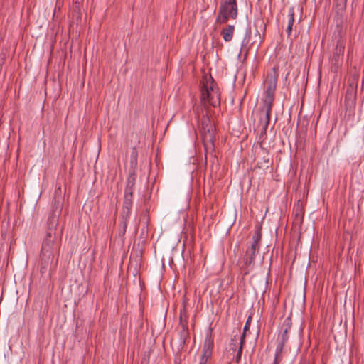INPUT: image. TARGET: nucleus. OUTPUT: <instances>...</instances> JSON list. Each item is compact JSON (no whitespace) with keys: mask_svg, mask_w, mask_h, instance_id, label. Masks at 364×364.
<instances>
[{"mask_svg":"<svg viewBox=\"0 0 364 364\" xmlns=\"http://www.w3.org/2000/svg\"><path fill=\"white\" fill-rule=\"evenodd\" d=\"M259 239L257 238L254 240L251 247L247 249L245 255V264L249 267L255 260V252L259 250Z\"/></svg>","mask_w":364,"mask_h":364,"instance_id":"obj_10","label":"nucleus"},{"mask_svg":"<svg viewBox=\"0 0 364 364\" xmlns=\"http://www.w3.org/2000/svg\"><path fill=\"white\" fill-rule=\"evenodd\" d=\"M263 161L267 164H269V158L268 155L263 157Z\"/></svg>","mask_w":364,"mask_h":364,"instance_id":"obj_20","label":"nucleus"},{"mask_svg":"<svg viewBox=\"0 0 364 364\" xmlns=\"http://www.w3.org/2000/svg\"><path fill=\"white\" fill-rule=\"evenodd\" d=\"M245 334L246 333L243 332L242 335L240 337V346H242V348L245 344Z\"/></svg>","mask_w":364,"mask_h":364,"instance_id":"obj_18","label":"nucleus"},{"mask_svg":"<svg viewBox=\"0 0 364 364\" xmlns=\"http://www.w3.org/2000/svg\"><path fill=\"white\" fill-rule=\"evenodd\" d=\"M134 184V178L132 180L129 178L125 189L124 208H127L128 211L132 204V190Z\"/></svg>","mask_w":364,"mask_h":364,"instance_id":"obj_12","label":"nucleus"},{"mask_svg":"<svg viewBox=\"0 0 364 364\" xmlns=\"http://www.w3.org/2000/svg\"><path fill=\"white\" fill-rule=\"evenodd\" d=\"M201 135L206 155L214 150L216 139L215 127L207 115H203L201 119Z\"/></svg>","mask_w":364,"mask_h":364,"instance_id":"obj_3","label":"nucleus"},{"mask_svg":"<svg viewBox=\"0 0 364 364\" xmlns=\"http://www.w3.org/2000/svg\"><path fill=\"white\" fill-rule=\"evenodd\" d=\"M345 41L340 38L336 43V47L331 58V68L337 70L343 64V53L345 50Z\"/></svg>","mask_w":364,"mask_h":364,"instance_id":"obj_7","label":"nucleus"},{"mask_svg":"<svg viewBox=\"0 0 364 364\" xmlns=\"http://www.w3.org/2000/svg\"><path fill=\"white\" fill-rule=\"evenodd\" d=\"M272 103H267L263 101V105L259 112V122L264 130L267 129L270 120Z\"/></svg>","mask_w":364,"mask_h":364,"instance_id":"obj_8","label":"nucleus"},{"mask_svg":"<svg viewBox=\"0 0 364 364\" xmlns=\"http://www.w3.org/2000/svg\"><path fill=\"white\" fill-rule=\"evenodd\" d=\"M291 327V319L290 317L286 318L281 326V330L285 331V333H288Z\"/></svg>","mask_w":364,"mask_h":364,"instance_id":"obj_15","label":"nucleus"},{"mask_svg":"<svg viewBox=\"0 0 364 364\" xmlns=\"http://www.w3.org/2000/svg\"><path fill=\"white\" fill-rule=\"evenodd\" d=\"M243 348L242 346H239V348L237 350V355H236V363H239L241 360V356L242 353Z\"/></svg>","mask_w":364,"mask_h":364,"instance_id":"obj_16","label":"nucleus"},{"mask_svg":"<svg viewBox=\"0 0 364 364\" xmlns=\"http://www.w3.org/2000/svg\"><path fill=\"white\" fill-rule=\"evenodd\" d=\"M201 102L204 106L216 107L220 105L218 88L211 76H204L201 82Z\"/></svg>","mask_w":364,"mask_h":364,"instance_id":"obj_2","label":"nucleus"},{"mask_svg":"<svg viewBox=\"0 0 364 364\" xmlns=\"http://www.w3.org/2000/svg\"><path fill=\"white\" fill-rule=\"evenodd\" d=\"M237 14L236 0H223L216 17V23L224 24L230 19H236Z\"/></svg>","mask_w":364,"mask_h":364,"instance_id":"obj_4","label":"nucleus"},{"mask_svg":"<svg viewBox=\"0 0 364 364\" xmlns=\"http://www.w3.org/2000/svg\"><path fill=\"white\" fill-rule=\"evenodd\" d=\"M44 239L38 262L41 274L55 270L58 263L60 242L56 237V220L53 218Z\"/></svg>","mask_w":364,"mask_h":364,"instance_id":"obj_1","label":"nucleus"},{"mask_svg":"<svg viewBox=\"0 0 364 364\" xmlns=\"http://www.w3.org/2000/svg\"><path fill=\"white\" fill-rule=\"evenodd\" d=\"M277 78L278 74L276 71L267 73L264 80L265 97L263 100L265 102L273 104Z\"/></svg>","mask_w":364,"mask_h":364,"instance_id":"obj_6","label":"nucleus"},{"mask_svg":"<svg viewBox=\"0 0 364 364\" xmlns=\"http://www.w3.org/2000/svg\"><path fill=\"white\" fill-rule=\"evenodd\" d=\"M251 319H252L251 316H249V318H247V320L245 323V325L244 329H243V331L245 333H246V331L249 330L250 323H251Z\"/></svg>","mask_w":364,"mask_h":364,"instance_id":"obj_17","label":"nucleus"},{"mask_svg":"<svg viewBox=\"0 0 364 364\" xmlns=\"http://www.w3.org/2000/svg\"><path fill=\"white\" fill-rule=\"evenodd\" d=\"M234 31L235 26L233 25H228L221 31L220 34L225 42H230L233 38Z\"/></svg>","mask_w":364,"mask_h":364,"instance_id":"obj_14","label":"nucleus"},{"mask_svg":"<svg viewBox=\"0 0 364 364\" xmlns=\"http://www.w3.org/2000/svg\"><path fill=\"white\" fill-rule=\"evenodd\" d=\"M208 360V359L200 357L199 364H206Z\"/></svg>","mask_w":364,"mask_h":364,"instance_id":"obj_19","label":"nucleus"},{"mask_svg":"<svg viewBox=\"0 0 364 364\" xmlns=\"http://www.w3.org/2000/svg\"><path fill=\"white\" fill-rule=\"evenodd\" d=\"M264 39V33L261 34L260 32L256 29L254 34L252 35L251 30L248 28L246 30L245 37L241 43L240 53L245 52V55L247 54L248 51L251 48L256 46L257 49L262 45Z\"/></svg>","mask_w":364,"mask_h":364,"instance_id":"obj_5","label":"nucleus"},{"mask_svg":"<svg viewBox=\"0 0 364 364\" xmlns=\"http://www.w3.org/2000/svg\"><path fill=\"white\" fill-rule=\"evenodd\" d=\"M213 347V338L211 335V332L207 333L203 347V354L201 355V358H204L206 359H209L212 355V349Z\"/></svg>","mask_w":364,"mask_h":364,"instance_id":"obj_9","label":"nucleus"},{"mask_svg":"<svg viewBox=\"0 0 364 364\" xmlns=\"http://www.w3.org/2000/svg\"><path fill=\"white\" fill-rule=\"evenodd\" d=\"M288 333H285V331H282V334L281 336L280 340L276 348L274 364H279V362L282 360L281 354L283 350L285 343L288 341Z\"/></svg>","mask_w":364,"mask_h":364,"instance_id":"obj_11","label":"nucleus"},{"mask_svg":"<svg viewBox=\"0 0 364 364\" xmlns=\"http://www.w3.org/2000/svg\"><path fill=\"white\" fill-rule=\"evenodd\" d=\"M294 14H294V8L293 7L289 8V11H288V15L287 16V29H286L288 36H289L291 35V31H292V27L295 22Z\"/></svg>","mask_w":364,"mask_h":364,"instance_id":"obj_13","label":"nucleus"}]
</instances>
